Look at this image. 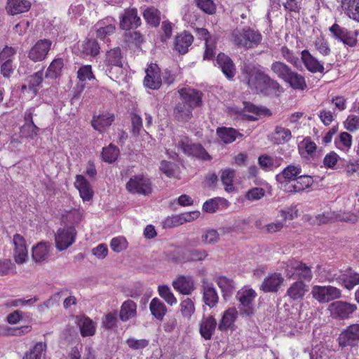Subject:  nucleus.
<instances>
[{
  "label": "nucleus",
  "instance_id": "1",
  "mask_svg": "<svg viewBox=\"0 0 359 359\" xmlns=\"http://www.w3.org/2000/svg\"><path fill=\"white\" fill-rule=\"evenodd\" d=\"M232 39L234 44L239 48L250 49L261 43L262 36L258 30L245 27L241 29H235L232 32Z\"/></svg>",
  "mask_w": 359,
  "mask_h": 359
},
{
  "label": "nucleus",
  "instance_id": "2",
  "mask_svg": "<svg viewBox=\"0 0 359 359\" xmlns=\"http://www.w3.org/2000/svg\"><path fill=\"white\" fill-rule=\"evenodd\" d=\"M267 76L258 65H245L241 69L242 81L256 93L262 88Z\"/></svg>",
  "mask_w": 359,
  "mask_h": 359
},
{
  "label": "nucleus",
  "instance_id": "3",
  "mask_svg": "<svg viewBox=\"0 0 359 359\" xmlns=\"http://www.w3.org/2000/svg\"><path fill=\"white\" fill-rule=\"evenodd\" d=\"M175 146L188 157L201 161L212 160V156L201 144L193 142L187 137H181L175 141Z\"/></svg>",
  "mask_w": 359,
  "mask_h": 359
},
{
  "label": "nucleus",
  "instance_id": "4",
  "mask_svg": "<svg viewBox=\"0 0 359 359\" xmlns=\"http://www.w3.org/2000/svg\"><path fill=\"white\" fill-rule=\"evenodd\" d=\"M284 269L288 279L310 282L313 278L311 266L299 260H288L285 263Z\"/></svg>",
  "mask_w": 359,
  "mask_h": 359
},
{
  "label": "nucleus",
  "instance_id": "5",
  "mask_svg": "<svg viewBox=\"0 0 359 359\" xmlns=\"http://www.w3.org/2000/svg\"><path fill=\"white\" fill-rule=\"evenodd\" d=\"M302 172V166L299 164L292 163L286 166L280 173L276 175V179L281 189L287 192L295 182L297 178Z\"/></svg>",
  "mask_w": 359,
  "mask_h": 359
},
{
  "label": "nucleus",
  "instance_id": "6",
  "mask_svg": "<svg viewBox=\"0 0 359 359\" xmlns=\"http://www.w3.org/2000/svg\"><path fill=\"white\" fill-rule=\"evenodd\" d=\"M106 72L109 74V77L118 78V74H122V55L121 49L119 48H115L107 51L106 54Z\"/></svg>",
  "mask_w": 359,
  "mask_h": 359
},
{
  "label": "nucleus",
  "instance_id": "7",
  "mask_svg": "<svg viewBox=\"0 0 359 359\" xmlns=\"http://www.w3.org/2000/svg\"><path fill=\"white\" fill-rule=\"evenodd\" d=\"M313 297L320 303H327L341 296L339 289L331 285H314L311 289Z\"/></svg>",
  "mask_w": 359,
  "mask_h": 359
},
{
  "label": "nucleus",
  "instance_id": "8",
  "mask_svg": "<svg viewBox=\"0 0 359 359\" xmlns=\"http://www.w3.org/2000/svg\"><path fill=\"white\" fill-rule=\"evenodd\" d=\"M76 236V229L72 226L59 229L55 236L57 250L62 251L67 249L74 243Z\"/></svg>",
  "mask_w": 359,
  "mask_h": 359
},
{
  "label": "nucleus",
  "instance_id": "9",
  "mask_svg": "<svg viewBox=\"0 0 359 359\" xmlns=\"http://www.w3.org/2000/svg\"><path fill=\"white\" fill-rule=\"evenodd\" d=\"M126 189L131 194L148 195L151 192L150 180L142 175H134L126 184Z\"/></svg>",
  "mask_w": 359,
  "mask_h": 359
},
{
  "label": "nucleus",
  "instance_id": "10",
  "mask_svg": "<svg viewBox=\"0 0 359 359\" xmlns=\"http://www.w3.org/2000/svg\"><path fill=\"white\" fill-rule=\"evenodd\" d=\"M331 316L337 319H345L356 311L357 306L344 301H336L329 305Z\"/></svg>",
  "mask_w": 359,
  "mask_h": 359
},
{
  "label": "nucleus",
  "instance_id": "11",
  "mask_svg": "<svg viewBox=\"0 0 359 359\" xmlns=\"http://www.w3.org/2000/svg\"><path fill=\"white\" fill-rule=\"evenodd\" d=\"M51 45L52 41L49 39L39 40L29 50L28 57L35 62L43 61L50 50Z\"/></svg>",
  "mask_w": 359,
  "mask_h": 359
},
{
  "label": "nucleus",
  "instance_id": "12",
  "mask_svg": "<svg viewBox=\"0 0 359 359\" xmlns=\"http://www.w3.org/2000/svg\"><path fill=\"white\" fill-rule=\"evenodd\" d=\"M340 346H353L359 341V324H352L344 330L339 337Z\"/></svg>",
  "mask_w": 359,
  "mask_h": 359
},
{
  "label": "nucleus",
  "instance_id": "13",
  "mask_svg": "<svg viewBox=\"0 0 359 359\" xmlns=\"http://www.w3.org/2000/svg\"><path fill=\"white\" fill-rule=\"evenodd\" d=\"M256 295L255 291L252 289H245L237 294L241 306L240 309L248 316L253 313V302Z\"/></svg>",
  "mask_w": 359,
  "mask_h": 359
},
{
  "label": "nucleus",
  "instance_id": "14",
  "mask_svg": "<svg viewBox=\"0 0 359 359\" xmlns=\"http://www.w3.org/2000/svg\"><path fill=\"white\" fill-rule=\"evenodd\" d=\"M203 302L210 308L215 307L219 301V297L213 284L204 278L201 281Z\"/></svg>",
  "mask_w": 359,
  "mask_h": 359
},
{
  "label": "nucleus",
  "instance_id": "15",
  "mask_svg": "<svg viewBox=\"0 0 359 359\" xmlns=\"http://www.w3.org/2000/svg\"><path fill=\"white\" fill-rule=\"evenodd\" d=\"M14 259L18 264L26 262L28 257L26 241L22 236L16 233L13 236Z\"/></svg>",
  "mask_w": 359,
  "mask_h": 359
},
{
  "label": "nucleus",
  "instance_id": "16",
  "mask_svg": "<svg viewBox=\"0 0 359 359\" xmlns=\"http://www.w3.org/2000/svg\"><path fill=\"white\" fill-rule=\"evenodd\" d=\"M332 36L338 41H342L345 45L353 47L356 45L355 36L346 28L342 27L337 23L332 25L330 29Z\"/></svg>",
  "mask_w": 359,
  "mask_h": 359
},
{
  "label": "nucleus",
  "instance_id": "17",
  "mask_svg": "<svg viewBox=\"0 0 359 359\" xmlns=\"http://www.w3.org/2000/svg\"><path fill=\"white\" fill-rule=\"evenodd\" d=\"M144 86L156 90L161 87V78L160 75V69L156 64H151L146 69V76L144 79Z\"/></svg>",
  "mask_w": 359,
  "mask_h": 359
},
{
  "label": "nucleus",
  "instance_id": "18",
  "mask_svg": "<svg viewBox=\"0 0 359 359\" xmlns=\"http://www.w3.org/2000/svg\"><path fill=\"white\" fill-rule=\"evenodd\" d=\"M301 61L311 73H323L325 67L323 64L314 57L308 50H303L301 52Z\"/></svg>",
  "mask_w": 359,
  "mask_h": 359
},
{
  "label": "nucleus",
  "instance_id": "19",
  "mask_svg": "<svg viewBox=\"0 0 359 359\" xmlns=\"http://www.w3.org/2000/svg\"><path fill=\"white\" fill-rule=\"evenodd\" d=\"M284 282V278L279 273L267 276L263 280L260 290L264 292H276Z\"/></svg>",
  "mask_w": 359,
  "mask_h": 359
},
{
  "label": "nucleus",
  "instance_id": "20",
  "mask_svg": "<svg viewBox=\"0 0 359 359\" xmlns=\"http://www.w3.org/2000/svg\"><path fill=\"white\" fill-rule=\"evenodd\" d=\"M141 24V20L137 16L136 8L126 10L120 20V27L122 29L128 30L136 28Z\"/></svg>",
  "mask_w": 359,
  "mask_h": 359
},
{
  "label": "nucleus",
  "instance_id": "21",
  "mask_svg": "<svg viewBox=\"0 0 359 359\" xmlns=\"http://www.w3.org/2000/svg\"><path fill=\"white\" fill-rule=\"evenodd\" d=\"M51 244L49 242H40L33 246L32 250V259L36 264L47 262L50 255Z\"/></svg>",
  "mask_w": 359,
  "mask_h": 359
},
{
  "label": "nucleus",
  "instance_id": "22",
  "mask_svg": "<svg viewBox=\"0 0 359 359\" xmlns=\"http://www.w3.org/2000/svg\"><path fill=\"white\" fill-rule=\"evenodd\" d=\"M182 102H186L193 109L202 103V94L200 91L192 88H182L179 90Z\"/></svg>",
  "mask_w": 359,
  "mask_h": 359
},
{
  "label": "nucleus",
  "instance_id": "23",
  "mask_svg": "<svg viewBox=\"0 0 359 359\" xmlns=\"http://www.w3.org/2000/svg\"><path fill=\"white\" fill-rule=\"evenodd\" d=\"M174 289L182 294H190L194 290V281L191 276H179L172 281Z\"/></svg>",
  "mask_w": 359,
  "mask_h": 359
},
{
  "label": "nucleus",
  "instance_id": "24",
  "mask_svg": "<svg viewBox=\"0 0 359 359\" xmlns=\"http://www.w3.org/2000/svg\"><path fill=\"white\" fill-rule=\"evenodd\" d=\"M309 291V286L302 280H296L287 290L286 295L292 300L303 299Z\"/></svg>",
  "mask_w": 359,
  "mask_h": 359
},
{
  "label": "nucleus",
  "instance_id": "25",
  "mask_svg": "<svg viewBox=\"0 0 359 359\" xmlns=\"http://www.w3.org/2000/svg\"><path fill=\"white\" fill-rule=\"evenodd\" d=\"M217 321L213 316L203 318L199 324V332L203 338L210 340L215 332Z\"/></svg>",
  "mask_w": 359,
  "mask_h": 359
},
{
  "label": "nucleus",
  "instance_id": "26",
  "mask_svg": "<svg viewBox=\"0 0 359 359\" xmlns=\"http://www.w3.org/2000/svg\"><path fill=\"white\" fill-rule=\"evenodd\" d=\"M74 185L83 201H89L93 198V191L89 182L83 175H76Z\"/></svg>",
  "mask_w": 359,
  "mask_h": 359
},
{
  "label": "nucleus",
  "instance_id": "27",
  "mask_svg": "<svg viewBox=\"0 0 359 359\" xmlns=\"http://www.w3.org/2000/svg\"><path fill=\"white\" fill-rule=\"evenodd\" d=\"M314 182L311 175L300 174L286 193H297L310 188Z\"/></svg>",
  "mask_w": 359,
  "mask_h": 359
},
{
  "label": "nucleus",
  "instance_id": "28",
  "mask_svg": "<svg viewBox=\"0 0 359 359\" xmlns=\"http://www.w3.org/2000/svg\"><path fill=\"white\" fill-rule=\"evenodd\" d=\"M115 20L111 18H107L100 21L96 25L97 37L100 39H105L115 31Z\"/></svg>",
  "mask_w": 359,
  "mask_h": 359
},
{
  "label": "nucleus",
  "instance_id": "29",
  "mask_svg": "<svg viewBox=\"0 0 359 359\" xmlns=\"http://www.w3.org/2000/svg\"><path fill=\"white\" fill-rule=\"evenodd\" d=\"M216 62L228 79H231L234 76L236 72L235 66L232 60L229 56L224 53H219L217 57Z\"/></svg>",
  "mask_w": 359,
  "mask_h": 359
},
{
  "label": "nucleus",
  "instance_id": "30",
  "mask_svg": "<svg viewBox=\"0 0 359 359\" xmlns=\"http://www.w3.org/2000/svg\"><path fill=\"white\" fill-rule=\"evenodd\" d=\"M341 7L346 15L359 22V0H341Z\"/></svg>",
  "mask_w": 359,
  "mask_h": 359
},
{
  "label": "nucleus",
  "instance_id": "31",
  "mask_svg": "<svg viewBox=\"0 0 359 359\" xmlns=\"http://www.w3.org/2000/svg\"><path fill=\"white\" fill-rule=\"evenodd\" d=\"M337 282L344 285L348 290H351L359 284V273L348 269L341 274L337 278Z\"/></svg>",
  "mask_w": 359,
  "mask_h": 359
},
{
  "label": "nucleus",
  "instance_id": "32",
  "mask_svg": "<svg viewBox=\"0 0 359 359\" xmlns=\"http://www.w3.org/2000/svg\"><path fill=\"white\" fill-rule=\"evenodd\" d=\"M194 36L187 32H184L177 35L175 40V48L181 54L186 53L189 47L192 44Z\"/></svg>",
  "mask_w": 359,
  "mask_h": 359
},
{
  "label": "nucleus",
  "instance_id": "33",
  "mask_svg": "<svg viewBox=\"0 0 359 359\" xmlns=\"http://www.w3.org/2000/svg\"><path fill=\"white\" fill-rule=\"evenodd\" d=\"M31 4L27 0H8L6 10L12 15L22 13L29 11Z\"/></svg>",
  "mask_w": 359,
  "mask_h": 359
},
{
  "label": "nucleus",
  "instance_id": "34",
  "mask_svg": "<svg viewBox=\"0 0 359 359\" xmlns=\"http://www.w3.org/2000/svg\"><path fill=\"white\" fill-rule=\"evenodd\" d=\"M137 315V304L131 299L125 301L120 309L119 318L121 321L126 322Z\"/></svg>",
  "mask_w": 359,
  "mask_h": 359
},
{
  "label": "nucleus",
  "instance_id": "35",
  "mask_svg": "<svg viewBox=\"0 0 359 359\" xmlns=\"http://www.w3.org/2000/svg\"><path fill=\"white\" fill-rule=\"evenodd\" d=\"M262 86L257 93H262L265 95H276L282 90L279 83L272 79L269 75Z\"/></svg>",
  "mask_w": 359,
  "mask_h": 359
},
{
  "label": "nucleus",
  "instance_id": "36",
  "mask_svg": "<svg viewBox=\"0 0 359 359\" xmlns=\"http://www.w3.org/2000/svg\"><path fill=\"white\" fill-rule=\"evenodd\" d=\"M114 121V115L106 113L97 116H94L92 120V126L95 130L102 132L106 127L111 126Z\"/></svg>",
  "mask_w": 359,
  "mask_h": 359
},
{
  "label": "nucleus",
  "instance_id": "37",
  "mask_svg": "<svg viewBox=\"0 0 359 359\" xmlns=\"http://www.w3.org/2000/svg\"><path fill=\"white\" fill-rule=\"evenodd\" d=\"M80 328L81 334L83 337L93 336L95 332V327L93 322L86 316H76L75 321Z\"/></svg>",
  "mask_w": 359,
  "mask_h": 359
},
{
  "label": "nucleus",
  "instance_id": "38",
  "mask_svg": "<svg viewBox=\"0 0 359 359\" xmlns=\"http://www.w3.org/2000/svg\"><path fill=\"white\" fill-rule=\"evenodd\" d=\"M149 310L151 315L158 320H162L167 313L166 306L157 297H154L151 300Z\"/></svg>",
  "mask_w": 359,
  "mask_h": 359
},
{
  "label": "nucleus",
  "instance_id": "39",
  "mask_svg": "<svg viewBox=\"0 0 359 359\" xmlns=\"http://www.w3.org/2000/svg\"><path fill=\"white\" fill-rule=\"evenodd\" d=\"M292 135L290 129L283 127L282 126H276L273 133V140L277 144H283L287 143L292 139Z\"/></svg>",
  "mask_w": 359,
  "mask_h": 359
},
{
  "label": "nucleus",
  "instance_id": "40",
  "mask_svg": "<svg viewBox=\"0 0 359 359\" xmlns=\"http://www.w3.org/2000/svg\"><path fill=\"white\" fill-rule=\"evenodd\" d=\"M100 47L95 39H86L79 46V50L85 55L95 56L99 54Z\"/></svg>",
  "mask_w": 359,
  "mask_h": 359
},
{
  "label": "nucleus",
  "instance_id": "41",
  "mask_svg": "<svg viewBox=\"0 0 359 359\" xmlns=\"http://www.w3.org/2000/svg\"><path fill=\"white\" fill-rule=\"evenodd\" d=\"M285 81L295 90H304L307 88L304 76L293 70H292Z\"/></svg>",
  "mask_w": 359,
  "mask_h": 359
},
{
  "label": "nucleus",
  "instance_id": "42",
  "mask_svg": "<svg viewBox=\"0 0 359 359\" xmlns=\"http://www.w3.org/2000/svg\"><path fill=\"white\" fill-rule=\"evenodd\" d=\"M214 280L221 289L224 297L230 295L235 290L234 282L232 279L224 276H216Z\"/></svg>",
  "mask_w": 359,
  "mask_h": 359
},
{
  "label": "nucleus",
  "instance_id": "43",
  "mask_svg": "<svg viewBox=\"0 0 359 359\" xmlns=\"http://www.w3.org/2000/svg\"><path fill=\"white\" fill-rule=\"evenodd\" d=\"M217 134L219 138L225 144H230L234 142L236 137L242 135L232 128L222 127L217 129Z\"/></svg>",
  "mask_w": 359,
  "mask_h": 359
},
{
  "label": "nucleus",
  "instance_id": "44",
  "mask_svg": "<svg viewBox=\"0 0 359 359\" xmlns=\"http://www.w3.org/2000/svg\"><path fill=\"white\" fill-rule=\"evenodd\" d=\"M193 108L186 102H179L174 110L176 118L179 121H187L192 116Z\"/></svg>",
  "mask_w": 359,
  "mask_h": 359
},
{
  "label": "nucleus",
  "instance_id": "45",
  "mask_svg": "<svg viewBox=\"0 0 359 359\" xmlns=\"http://www.w3.org/2000/svg\"><path fill=\"white\" fill-rule=\"evenodd\" d=\"M46 344L43 342L36 343L29 351L25 353L22 359H44Z\"/></svg>",
  "mask_w": 359,
  "mask_h": 359
},
{
  "label": "nucleus",
  "instance_id": "46",
  "mask_svg": "<svg viewBox=\"0 0 359 359\" xmlns=\"http://www.w3.org/2000/svg\"><path fill=\"white\" fill-rule=\"evenodd\" d=\"M237 311L234 308H231L226 310L219 323L218 328L219 330L223 331L227 330L234 323L236 316Z\"/></svg>",
  "mask_w": 359,
  "mask_h": 359
},
{
  "label": "nucleus",
  "instance_id": "47",
  "mask_svg": "<svg viewBox=\"0 0 359 359\" xmlns=\"http://www.w3.org/2000/svg\"><path fill=\"white\" fill-rule=\"evenodd\" d=\"M315 50L321 55L326 57L331 54L329 42L322 35L317 36L312 43Z\"/></svg>",
  "mask_w": 359,
  "mask_h": 359
},
{
  "label": "nucleus",
  "instance_id": "48",
  "mask_svg": "<svg viewBox=\"0 0 359 359\" xmlns=\"http://www.w3.org/2000/svg\"><path fill=\"white\" fill-rule=\"evenodd\" d=\"M160 11L151 6L146 8L143 12V17L146 22L152 27H158L161 21Z\"/></svg>",
  "mask_w": 359,
  "mask_h": 359
},
{
  "label": "nucleus",
  "instance_id": "49",
  "mask_svg": "<svg viewBox=\"0 0 359 359\" xmlns=\"http://www.w3.org/2000/svg\"><path fill=\"white\" fill-rule=\"evenodd\" d=\"M271 69L278 78L283 79L284 81L292 70L287 65L280 61L273 62L271 66Z\"/></svg>",
  "mask_w": 359,
  "mask_h": 359
},
{
  "label": "nucleus",
  "instance_id": "50",
  "mask_svg": "<svg viewBox=\"0 0 359 359\" xmlns=\"http://www.w3.org/2000/svg\"><path fill=\"white\" fill-rule=\"evenodd\" d=\"M64 67V62L62 58H55L50 64L46 72V77L55 79L59 76Z\"/></svg>",
  "mask_w": 359,
  "mask_h": 359
},
{
  "label": "nucleus",
  "instance_id": "51",
  "mask_svg": "<svg viewBox=\"0 0 359 359\" xmlns=\"http://www.w3.org/2000/svg\"><path fill=\"white\" fill-rule=\"evenodd\" d=\"M235 177V170L231 168H226L222 171L221 181L226 191L231 192L234 189L233 180Z\"/></svg>",
  "mask_w": 359,
  "mask_h": 359
},
{
  "label": "nucleus",
  "instance_id": "52",
  "mask_svg": "<svg viewBox=\"0 0 359 359\" xmlns=\"http://www.w3.org/2000/svg\"><path fill=\"white\" fill-rule=\"evenodd\" d=\"M280 53L283 57L289 63L292 64L294 67L299 69L302 67V63L299 57L295 55L292 50H290L287 46H282Z\"/></svg>",
  "mask_w": 359,
  "mask_h": 359
},
{
  "label": "nucleus",
  "instance_id": "53",
  "mask_svg": "<svg viewBox=\"0 0 359 359\" xmlns=\"http://www.w3.org/2000/svg\"><path fill=\"white\" fill-rule=\"evenodd\" d=\"M158 292L159 296L163 298L168 304L172 306L177 304V300L168 285H159Z\"/></svg>",
  "mask_w": 359,
  "mask_h": 359
},
{
  "label": "nucleus",
  "instance_id": "54",
  "mask_svg": "<svg viewBox=\"0 0 359 359\" xmlns=\"http://www.w3.org/2000/svg\"><path fill=\"white\" fill-rule=\"evenodd\" d=\"M119 154V149L116 147L109 144L102 149V156L105 162L111 163L114 162Z\"/></svg>",
  "mask_w": 359,
  "mask_h": 359
},
{
  "label": "nucleus",
  "instance_id": "55",
  "mask_svg": "<svg viewBox=\"0 0 359 359\" xmlns=\"http://www.w3.org/2000/svg\"><path fill=\"white\" fill-rule=\"evenodd\" d=\"M219 241V233L215 229H206L201 235V241L205 245H214Z\"/></svg>",
  "mask_w": 359,
  "mask_h": 359
},
{
  "label": "nucleus",
  "instance_id": "56",
  "mask_svg": "<svg viewBox=\"0 0 359 359\" xmlns=\"http://www.w3.org/2000/svg\"><path fill=\"white\" fill-rule=\"evenodd\" d=\"M227 203V201L222 198H215L206 201L203 205V210L209 213L216 212L219 205Z\"/></svg>",
  "mask_w": 359,
  "mask_h": 359
},
{
  "label": "nucleus",
  "instance_id": "57",
  "mask_svg": "<svg viewBox=\"0 0 359 359\" xmlns=\"http://www.w3.org/2000/svg\"><path fill=\"white\" fill-rule=\"evenodd\" d=\"M180 311L183 317L189 319L195 311L193 301L187 298L180 303Z\"/></svg>",
  "mask_w": 359,
  "mask_h": 359
},
{
  "label": "nucleus",
  "instance_id": "58",
  "mask_svg": "<svg viewBox=\"0 0 359 359\" xmlns=\"http://www.w3.org/2000/svg\"><path fill=\"white\" fill-rule=\"evenodd\" d=\"M335 144L338 148L348 150L352 144V136L346 132H343L339 135V138L335 140Z\"/></svg>",
  "mask_w": 359,
  "mask_h": 359
},
{
  "label": "nucleus",
  "instance_id": "59",
  "mask_svg": "<svg viewBox=\"0 0 359 359\" xmlns=\"http://www.w3.org/2000/svg\"><path fill=\"white\" fill-rule=\"evenodd\" d=\"M77 78L81 82L95 79L91 65H86L81 66L77 72Z\"/></svg>",
  "mask_w": 359,
  "mask_h": 359
},
{
  "label": "nucleus",
  "instance_id": "60",
  "mask_svg": "<svg viewBox=\"0 0 359 359\" xmlns=\"http://www.w3.org/2000/svg\"><path fill=\"white\" fill-rule=\"evenodd\" d=\"M38 299L34 297L33 298H30L29 299H15L8 300L5 306L6 307H19V306H31L36 302Z\"/></svg>",
  "mask_w": 359,
  "mask_h": 359
},
{
  "label": "nucleus",
  "instance_id": "61",
  "mask_svg": "<svg viewBox=\"0 0 359 359\" xmlns=\"http://www.w3.org/2000/svg\"><path fill=\"white\" fill-rule=\"evenodd\" d=\"M132 133L133 135L137 136L143 131L147 134L145 130H143L142 119L137 114H131Z\"/></svg>",
  "mask_w": 359,
  "mask_h": 359
},
{
  "label": "nucleus",
  "instance_id": "62",
  "mask_svg": "<svg viewBox=\"0 0 359 359\" xmlns=\"http://www.w3.org/2000/svg\"><path fill=\"white\" fill-rule=\"evenodd\" d=\"M111 250L116 252H120L128 247L126 239L123 236L113 238L110 242Z\"/></svg>",
  "mask_w": 359,
  "mask_h": 359
},
{
  "label": "nucleus",
  "instance_id": "63",
  "mask_svg": "<svg viewBox=\"0 0 359 359\" xmlns=\"http://www.w3.org/2000/svg\"><path fill=\"white\" fill-rule=\"evenodd\" d=\"M197 6L207 14L212 15L216 11V6L212 0H196Z\"/></svg>",
  "mask_w": 359,
  "mask_h": 359
},
{
  "label": "nucleus",
  "instance_id": "64",
  "mask_svg": "<svg viewBox=\"0 0 359 359\" xmlns=\"http://www.w3.org/2000/svg\"><path fill=\"white\" fill-rule=\"evenodd\" d=\"M344 127L350 132L359 130V116L349 115L344 121Z\"/></svg>",
  "mask_w": 359,
  "mask_h": 359
}]
</instances>
